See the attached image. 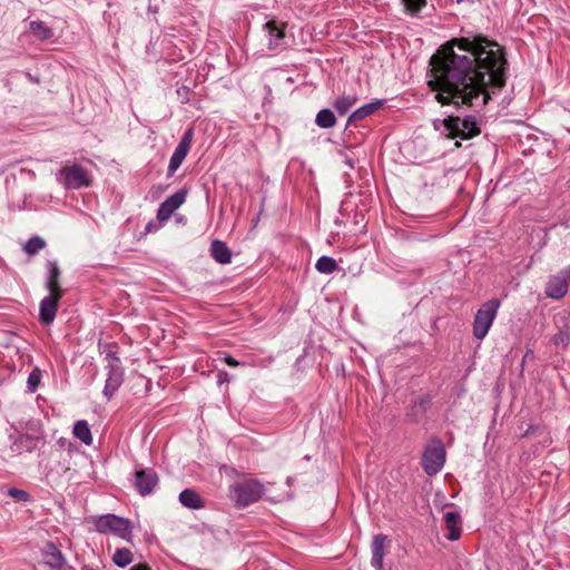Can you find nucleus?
Returning a JSON list of instances; mask_svg holds the SVG:
<instances>
[{"label": "nucleus", "instance_id": "f257e3e1", "mask_svg": "<svg viewBox=\"0 0 570 570\" xmlns=\"http://www.w3.org/2000/svg\"><path fill=\"white\" fill-rule=\"evenodd\" d=\"M430 63L429 85L442 105L481 108L490 99L489 89L505 86L504 50L483 35L468 33L450 40L431 57Z\"/></svg>", "mask_w": 570, "mask_h": 570}, {"label": "nucleus", "instance_id": "f03ea898", "mask_svg": "<svg viewBox=\"0 0 570 570\" xmlns=\"http://www.w3.org/2000/svg\"><path fill=\"white\" fill-rule=\"evenodd\" d=\"M264 493V484L256 479L243 480L229 488V497L237 508H245L257 502Z\"/></svg>", "mask_w": 570, "mask_h": 570}, {"label": "nucleus", "instance_id": "7ed1b4c3", "mask_svg": "<svg viewBox=\"0 0 570 570\" xmlns=\"http://www.w3.org/2000/svg\"><path fill=\"white\" fill-rule=\"evenodd\" d=\"M443 134L450 138L470 139L480 134V122L475 116L464 118L449 116L443 120Z\"/></svg>", "mask_w": 570, "mask_h": 570}, {"label": "nucleus", "instance_id": "20e7f679", "mask_svg": "<svg viewBox=\"0 0 570 570\" xmlns=\"http://www.w3.org/2000/svg\"><path fill=\"white\" fill-rule=\"evenodd\" d=\"M95 529L99 533L114 534L128 542L132 539L131 522L116 514H104L95 519Z\"/></svg>", "mask_w": 570, "mask_h": 570}, {"label": "nucleus", "instance_id": "39448f33", "mask_svg": "<svg viewBox=\"0 0 570 570\" xmlns=\"http://www.w3.org/2000/svg\"><path fill=\"white\" fill-rule=\"evenodd\" d=\"M500 304L498 298H492L482 304L476 311L473 322V335L475 338L483 340L488 335L497 317Z\"/></svg>", "mask_w": 570, "mask_h": 570}, {"label": "nucleus", "instance_id": "423d86ee", "mask_svg": "<svg viewBox=\"0 0 570 570\" xmlns=\"http://www.w3.org/2000/svg\"><path fill=\"white\" fill-rule=\"evenodd\" d=\"M445 463V449L441 440H432L424 449L421 464L424 472L432 476L438 474Z\"/></svg>", "mask_w": 570, "mask_h": 570}, {"label": "nucleus", "instance_id": "0eeeda50", "mask_svg": "<svg viewBox=\"0 0 570 570\" xmlns=\"http://www.w3.org/2000/svg\"><path fill=\"white\" fill-rule=\"evenodd\" d=\"M56 178L58 183L63 185L67 189H79L88 187L91 184L89 170L78 164L61 168L57 173Z\"/></svg>", "mask_w": 570, "mask_h": 570}, {"label": "nucleus", "instance_id": "6e6552de", "mask_svg": "<svg viewBox=\"0 0 570 570\" xmlns=\"http://www.w3.org/2000/svg\"><path fill=\"white\" fill-rule=\"evenodd\" d=\"M62 297L63 294L59 292H49V294L40 301L39 322L41 325L48 326L53 323L59 308V302Z\"/></svg>", "mask_w": 570, "mask_h": 570}, {"label": "nucleus", "instance_id": "1a4fd4ad", "mask_svg": "<svg viewBox=\"0 0 570 570\" xmlns=\"http://www.w3.org/2000/svg\"><path fill=\"white\" fill-rule=\"evenodd\" d=\"M570 266L561 269L558 274L551 276L546 286V295L553 299L562 298L569 288Z\"/></svg>", "mask_w": 570, "mask_h": 570}, {"label": "nucleus", "instance_id": "9d476101", "mask_svg": "<svg viewBox=\"0 0 570 570\" xmlns=\"http://www.w3.org/2000/svg\"><path fill=\"white\" fill-rule=\"evenodd\" d=\"M158 484V475L153 469H139L135 472V489L145 497L150 494Z\"/></svg>", "mask_w": 570, "mask_h": 570}, {"label": "nucleus", "instance_id": "9b49d317", "mask_svg": "<svg viewBox=\"0 0 570 570\" xmlns=\"http://www.w3.org/2000/svg\"><path fill=\"white\" fill-rule=\"evenodd\" d=\"M187 190L181 188L177 190L175 194L167 197L160 205L157 210V218L160 222H166L170 218L176 209H178L186 200Z\"/></svg>", "mask_w": 570, "mask_h": 570}, {"label": "nucleus", "instance_id": "f8f14e48", "mask_svg": "<svg viewBox=\"0 0 570 570\" xmlns=\"http://www.w3.org/2000/svg\"><path fill=\"white\" fill-rule=\"evenodd\" d=\"M11 445L10 449L17 454L22 452H32L39 448L43 442V438L33 434H19L17 436L10 435Z\"/></svg>", "mask_w": 570, "mask_h": 570}, {"label": "nucleus", "instance_id": "ddd939ff", "mask_svg": "<svg viewBox=\"0 0 570 570\" xmlns=\"http://www.w3.org/2000/svg\"><path fill=\"white\" fill-rule=\"evenodd\" d=\"M106 370L107 379L102 393L107 400H110L124 382V368L115 364L106 365Z\"/></svg>", "mask_w": 570, "mask_h": 570}, {"label": "nucleus", "instance_id": "4468645a", "mask_svg": "<svg viewBox=\"0 0 570 570\" xmlns=\"http://www.w3.org/2000/svg\"><path fill=\"white\" fill-rule=\"evenodd\" d=\"M264 29L267 32V47L269 50H283L285 48L284 27L279 26L276 21L271 20L265 23Z\"/></svg>", "mask_w": 570, "mask_h": 570}, {"label": "nucleus", "instance_id": "2eb2a0df", "mask_svg": "<svg viewBox=\"0 0 570 570\" xmlns=\"http://www.w3.org/2000/svg\"><path fill=\"white\" fill-rule=\"evenodd\" d=\"M46 281L45 286L48 292H59L65 294V291L61 288L59 279H60V268L56 261H48L46 264Z\"/></svg>", "mask_w": 570, "mask_h": 570}, {"label": "nucleus", "instance_id": "dca6fc26", "mask_svg": "<svg viewBox=\"0 0 570 570\" xmlns=\"http://www.w3.org/2000/svg\"><path fill=\"white\" fill-rule=\"evenodd\" d=\"M386 535L384 534H376L374 535L371 544L372 550V559L371 564L376 570H384L383 569V559L385 556V542H386Z\"/></svg>", "mask_w": 570, "mask_h": 570}, {"label": "nucleus", "instance_id": "f3484780", "mask_svg": "<svg viewBox=\"0 0 570 570\" xmlns=\"http://www.w3.org/2000/svg\"><path fill=\"white\" fill-rule=\"evenodd\" d=\"M42 553L45 556V563L50 568L60 569L66 563L62 552L53 542H47Z\"/></svg>", "mask_w": 570, "mask_h": 570}, {"label": "nucleus", "instance_id": "a211bd4d", "mask_svg": "<svg viewBox=\"0 0 570 570\" xmlns=\"http://www.w3.org/2000/svg\"><path fill=\"white\" fill-rule=\"evenodd\" d=\"M444 521H445L446 529L449 531L446 534V538L450 541L458 540L461 535V527H460L461 517H460V514L455 511H448L444 513Z\"/></svg>", "mask_w": 570, "mask_h": 570}, {"label": "nucleus", "instance_id": "6ab92c4d", "mask_svg": "<svg viewBox=\"0 0 570 570\" xmlns=\"http://www.w3.org/2000/svg\"><path fill=\"white\" fill-rule=\"evenodd\" d=\"M212 257L219 264H229L232 261V253L228 246L218 239H215L210 244Z\"/></svg>", "mask_w": 570, "mask_h": 570}, {"label": "nucleus", "instance_id": "aec40b11", "mask_svg": "<svg viewBox=\"0 0 570 570\" xmlns=\"http://www.w3.org/2000/svg\"><path fill=\"white\" fill-rule=\"evenodd\" d=\"M179 502L188 509L198 510L205 507L204 500L193 489H185L179 493Z\"/></svg>", "mask_w": 570, "mask_h": 570}, {"label": "nucleus", "instance_id": "412c9836", "mask_svg": "<svg viewBox=\"0 0 570 570\" xmlns=\"http://www.w3.org/2000/svg\"><path fill=\"white\" fill-rule=\"evenodd\" d=\"M382 105V100H376L373 102L365 104L362 107L357 108L350 115L347 119V126L351 125L352 122L364 119L367 116L374 114Z\"/></svg>", "mask_w": 570, "mask_h": 570}, {"label": "nucleus", "instance_id": "4be33fe9", "mask_svg": "<svg viewBox=\"0 0 570 570\" xmlns=\"http://www.w3.org/2000/svg\"><path fill=\"white\" fill-rule=\"evenodd\" d=\"M358 100V97L354 92H344L336 98L333 106L340 115H345Z\"/></svg>", "mask_w": 570, "mask_h": 570}, {"label": "nucleus", "instance_id": "5701e85b", "mask_svg": "<svg viewBox=\"0 0 570 570\" xmlns=\"http://www.w3.org/2000/svg\"><path fill=\"white\" fill-rule=\"evenodd\" d=\"M193 138H194V129L188 128L184 132L183 137L180 138V140H179L178 145L176 146L173 154L178 156L183 160H185L186 156L188 155V153L191 148Z\"/></svg>", "mask_w": 570, "mask_h": 570}, {"label": "nucleus", "instance_id": "b1692460", "mask_svg": "<svg viewBox=\"0 0 570 570\" xmlns=\"http://www.w3.org/2000/svg\"><path fill=\"white\" fill-rule=\"evenodd\" d=\"M73 435L86 445H90L92 443V434L88 422L85 420H79L75 423Z\"/></svg>", "mask_w": 570, "mask_h": 570}, {"label": "nucleus", "instance_id": "393cba45", "mask_svg": "<svg viewBox=\"0 0 570 570\" xmlns=\"http://www.w3.org/2000/svg\"><path fill=\"white\" fill-rule=\"evenodd\" d=\"M315 124L320 128L328 129L335 126L336 117L331 109L323 108L317 112L315 117Z\"/></svg>", "mask_w": 570, "mask_h": 570}, {"label": "nucleus", "instance_id": "a878e982", "mask_svg": "<svg viewBox=\"0 0 570 570\" xmlns=\"http://www.w3.org/2000/svg\"><path fill=\"white\" fill-rule=\"evenodd\" d=\"M31 33L39 40H47L53 36V31L43 21L30 22Z\"/></svg>", "mask_w": 570, "mask_h": 570}, {"label": "nucleus", "instance_id": "bb28decb", "mask_svg": "<svg viewBox=\"0 0 570 570\" xmlns=\"http://www.w3.org/2000/svg\"><path fill=\"white\" fill-rule=\"evenodd\" d=\"M112 562L119 568H126L132 562V553L127 548L117 549L112 556Z\"/></svg>", "mask_w": 570, "mask_h": 570}, {"label": "nucleus", "instance_id": "cd10ccee", "mask_svg": "<svg viewBox=\"0 0 570 570\" xmlns=\"http://www.w3.org/2000/svg\"><path fill=\"white\" fill-rule=\"evenodd\" d=\"M315 268L322 274H331L338 268L337 263L330 256H321L315 264Z\"/></svg>", "mask_w": 570, "mask_h": 570}, {"label": "nucleus", "instance_id": "c85d7f7f", "mask_svg": "<svg viewBox=\"0 0 570 570\" xmlns=\"http://www.w3.org/2000/svg\"><path fill=\"white\" fill-rule=\"evenodd\" d=\"M431 403V400L429 396H422L414 401L411 410L407 412V415L414 416L415 419L419 415H422L426 412Z\"/></svg>", "mask_w": 570, "mask_h": 570}, {"label": "nucleus", "instance_id": "c756f323", "mask_svg": "<svg viewBox=\"0 0 570 570\" xmlns=\"http://www.w3.org/2000/svg\"><path fill=\"white\" fill-rule=\"evenodd\" d=\"M46 247V242L40 236L30 237L23 245V250L28 255H35Z\"/></svg>", "mask_w": 570, "mask_h": 570}, {"label": "nucleus", "instance_id": "7c9ffc66", "mask_svg": "<svg viewBox=\"0 0 570 570\" xmlns=\"http://www.w3.org/2000/svg\"><path fill=\"white\" fill-rule=\"evenodd\" d=\"M41 382V371L38 367H35L28 376L27 380V389L28 392L35 393L39 387Z\"/></svg>", "mask_w": 570, "mask_h": 570}, {"label": "nucleus", "instance_id": "2f4dec72", "mask_svg": "<svg viewBox=\"0 0 570 570\" xmlns=\"http://www.w3.org/2000/svg\"><path fill=\"white\" fill-rule=\"evenodd\" d=\"M405 11L410 14L419 13L426 4V0H402Z\"/></svg>", "mask_w": 570, "mask_h": 570}, {"label": "nucleus", "instance_id": "473e14b6", "mask_svg": "<svg viewBox=\"0 0 570 570\" xmlns=\"http://www.w3.org/2000/svg\"><path fill=\"white\" fill-rule=\"evenodd\" d=\"M104 353L106 354V361L107 365H115L121 366V361L118 357V353L115 345H107L104 350Z\"/></svg>", "mask_w": 570, "mask_h": 570}, {"label": "nucleus", "instance_id": "72a5a7b5", "mask_svg": "<svg viewBox=\"0 0 570 570\" xmlns=\"http://www.w3.org/2000/svg\"><path fill=\"white\" fill-rule=\"evenodd\" d=\"M552 343L556 346L566 347L570 343V334L567 331H559L552 337Z\"/></svg>", "mask_w": 570, "mask_h": 570}, {"label": "nucleus", "instance_id": "f704fd0d", "mask_svg": "<svg viewBox=\"0 0 570 570\" xmlns=\"http://www.w3.org/2000/svg\"><path fill=\"white\" fill-rule=\"evenodd\" d=\"M8 495L19 502H28L30 500V495L28 492L17 488H10L8 490Z\"/></svg>", "mask_w": 570, "mask_h": 570}, {"label": "nucleus", "instance_id": "c9c22d12", "mask_svg": "<svg viewBox=\"0 0 570 570\" xmlns=\"http://www.w3.org/2000/svg\"><path fill=\"white\" fill-rule=\"evenodd\" d=\"M183 161L184 160L181 158H179L178 156L173 154L170 159H169V165H168V169H167V176L171 177L176 173V170L180 167Z\"/></svg>", "mask_w": 570, "mask_h": 570}, {"label": "nucleus", "instance_id": "e433bc0d", "mask_svg": "<svg viewBox=\"0 0 570 570\" xmlns=\"http://www.w3.org/2000/svg\"><path fill=\"white\" fill-rule=\"evenodd\" d=\"M176 92L183 104H186L189 101V97H188L189 88L188 87H186V86L179 87Z\"/></svg>", "mask_w": 570, "mask_h": 570}, {"label": "nucleus", "instance_id": "4c0bfd02", "mask_svg": "<svg viewBox=\"0 0 570 570\" xmlns=\"http://www.w3.org/2000/svg\"><path fill=\"white\" fill-rule=\"evenodd\" d=\"M130 570H151V568L147 563H137Z\"/></svg>", "mask_w": 570, "mask_h": 570}, {"label": "nucleus", "instance_id": "58836bf2", "mask_svg": "<svg viewBox=\"0 0 570 570\" xmlns=\"http://www.w3.org/2000/svg\"><path fill=\"white\" fill-rule=\"evenodd\" d=\"M225 362H226V364H227V365H229V366H237V365H239V362H238V361H236V360H235L234 357H232L230 355H227V356L225 357Z\"/></svg>", "mask_w": 570, "mask_h": 570}, {"label": "nucleus", "instance_id": "ea45409f", "mask_svg": "<svg viewBox=\"0 0 570 570\" xmlns=\"http://www.w3.org/2000/svg\"><path fill=\"white\" fill-rule=\"evenodd\" d=\"M21 173H26V174H28V176H30L32 179L36 177L35 171H33V170H31V169L21 168Z\"/></svg>", "mask_w": 570, "mask_h": 570}, {"label": "nucleus", "instance_id": "a19ab883", "mask_svg": "<svg viewBox=\"0 0 570 570\" xmlns=\"http://www.w3.org/2000/svg\"><path fill=\"white\" fill-rule=\"evenodd\" d=\"M535 429H537L535 426H532V425H531V426H529V428L527 429V431L524 432L523 436H529V435H531L532 433H534Z\"/></svg>", "mask_w": 570, "mask_h": 570}, {"label": "nucleus", "instance_id": "79ce46f5", "mask_svg": "<svg viewBox=\"0 0 570 570\" xmlns=\"http://www.w3.org/2000/svg\"><path fill=\"white\" fill-rule=\"evenodd\" d=\"M532 356H533V352L529 350V351L525 353V355L523 356V361H525L527 358H530V357H532Z\"/></svg>", "mask_w": 570, "mask_h": 570}, {"label": "nucleus", "instance_id": "37998d69", "mask_svg": "<svg viewBox=\"0 0 570 570\" xmlns=\"http://www.w3.org/2000/svg\"><path fill=\"white\" fill-rule=\"evenodd\" d=\"M458 3H463V2H466V3H473L474 0H456Z\"/></svg>", "mask_w": 570, "mask_h": 570}]
</instances>
